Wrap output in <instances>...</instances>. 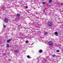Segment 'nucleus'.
Wrapping results in <instances>:
<instances>
[{"instance_id":"obj_18","label":"nucleus","mask_w":63,"mask_h":63,"mask_svg":"<svg viewBox=\"0 0 63 63\" xmlns=\"http://www.w3.org/2000/svg\"><path fill=\"white\" fill-rule=\"evenodd\" d=\"M3 26H4V28L5 27H6V26L5 25H4Z\"/></svg>"},{"instance_id":"obj_6","label":"nucleus","mask_w":63,"mask_h":63,"mask_svg":"<svg viewBox=\"0 0 63 63\" xmlns=\"http://www.w3.org/2000/svg\"><path fill=\"white\" fill-rule=\"evenodd\" d=\"M11 39L8 40L7 41V43H9L10 42V41H11Z\"/></svg>"},{"instance_id":"obj_7","label":"nucleus","mask_w":63,"mask_h":63,"mask_svg":"<svg viewBox=\"0 0 63 63\" xmlns=\"http://www.w3.org/2000/svg\"><path fill=\"white\" fill-rule=\"evenodd\" d=\"M44 35H47V34H48V32H45V33L44 34Z\"/></svg>"},{"instance_id":"obj_21","label":"nucleus","mask_w":63,"mask_h":63,"mask_svg":"<svg viewBox=\"0 0 63 63\" xmlns=\"http://www.w3.org/2000/svg\"><path fill=\"white\" fill-rule=\"evenodd\" d=\"M29 58H31V57H30Z\"/></svg>"},{"instance_id":"obj_16","label":"nucleus","mask_w":63,"mask_h":63,"mask_svg":"<svg viewBox=\"0 0 63 63\" xmlns=\"http://www.w3.org/2000/svg\"><path fill=\"white\" fill-rule=\"evenodd\" d=\"M26 43H28V41H26Z\"/></svg>"},{"instance_id":"obj_4","label":"nucleus","mask_w":63,"mask_h":63,"mask_svg":"<svg viewBox=\"0 0 63 63\" xmlns=\"http://www.w3.org/2000/svg\"><path fill=\"white\" fill-rule=\"evenodd\" d=\"M55 34L56 36H57L58 35V33H57V32H55Z\"/></svg>"},{"instance_id":"obj_8","label":"nucleus","mask_w":63,"mask_h":63,"mask_svg":"<svg viewBox=\"0 0 63 63\" xmlns=\"http://www.w3.org/2000/svg\"><path fill=\"white\" fill-rule=\"evenodd\" d=\"M39 52L40 53H41V52H43V50H39Z\"/></svg>"},{"instance_id":"obj_17","label":"nucleus","mask_w":63,"mask_h":63,"mask_svg":"<svg viewBox=\"0 0 63 63\" xmlns=\"http://www.w3.org/2000/svg\"><path fill=\"white\" fill-rule=\"evenodd\" d=\"M28 8V6H26V9H27Z\"/></svg>"},{"instance_id":"obj_1","label":"nucleus","mask_w":63,"mask_h":63,"mask_svg":"<svg viewBox=\"0 0 63 63\" xmlns=\"http://www.w3.org/2000/svg\"><path fill=\"white\" fill-rule=\"evenodd\" d=\"M48 43H49V45H50V46L51 45H53V42L51 41H49L48 42Z\"/></svg>"},{"instance_id":"obj_22","label":"nucleus","mask_w":63,"mask_h":63,"mask_svg":"<svg viewBox=\"0 0 63 63\" xmlns=\"http://www.w3.org/2000/svg\"><path fill=\"white\" fill-rule=\"evenodd\" d=\"M61 5H63V3H62L61 4Z\"/></svg>"},{"instance_id":"obj_13","label":"nucleus","mask_w":63,"mask_h":63,"mask_svg":"<svg viewBox=\"0 0 63 63\" xmlns=\"http://www.w3.org/2000/svg\"><path fill=\"white\" fill-rule=\"evenodd\" d=\"M52 56L53 57H54L55 56V55H52Z\"/></svg>"},{"instance_id":"obj_5","label":"nucleus","mask_w":63,"mask_h":63,"mask_svg":"<svg viewBox=\"0 0 63 63\" xmlns=\"http://www.w3.org/2000/svg\"><path fill=\"white\" fill-rule=\"evenodd\" d=\"M19 50L16 49L15 50V52H19Z\"/></svg>"},{"instance_id":"obj_20","label":"nucleus","mask_w":63,"mask_h":63,"mask_svg":"<svg viewBox=\"0 0 63 63\" xmlns=\"http://www.w3.org/2000/svg\"><path fill=\"white\" fill-rule=\"evenodd\" d=\"M6 53H4L3 54H4V55H6Z\"/></svg>"},{"instance_id":"obj_15","label":"nucleus","mask_w":63,"mask_h":63,"mask_svg":"<svg viewBox=\"0 0 63 63\" xmlns=\"http://www.w3.org/2000/svg\"><path fill=\"white\" fill-rule=\"evenodd\" d=\"M57 52H59V50H57L56 51Z\"/></svg>"},{"instance_id":"obj_3","label":"nucleus","mask_w":63,"mask_h":63,"mask_svg":"<svg viewBox=\"0 0 63 63\" xmlns=\"http://www.w3.org/2000/svg\"><path fill=\"white\" fill-rule=\"evenodd\" d=\"M4 21L5 23H7L9 21V20H8V19H7L5 18L4 19Z\"/></svg>"},{"instance_id":"obj_12","label":"nucleus","mask_w":63,"mask_h":63,"mask_svg":"<svg viewBox=\"0 0 63 63\" xmlns=\"http://www.w3.org/2000/svg\"><path fill=\"white\" fill-rule=\"evenodd\" d=\"M42 3L44 5H45V4H46V2H43Z\"/></svg>"},{"instance_id":"obj_19","label":"nucleus","mask_w":63,"mask_h":63,"mask_svg":"<svg viewBox=\"0 0 63 63\" xmlns=\"http://www.w3.org/2000/svg\"><path fill=\"white\" fill-rule=\"evenodd\" d=\"M46 12L45 10H44L43 11V13H45Z\"/></svg>"},{"instance_id":"obj_14","label":"nucleus","mask_w":63,"mask_h":63,"mask_svg":"<svg viewBox=\"0 0 63 63\" xmlns=\"http://www.w3.org/2000/svg\"><path fill=\"white\" fill-rule=\"evenodd\" d=\"M27 57L28 58H29V57H30V56H29V55H28L27 56Z\"/></svg>"},{"instance_id":"obj_9","label":"nucleus","mask_w":63,"mask_h":63,"mask_svg":"<svg viewBox=\"0 0 63 63\" xmlns=\"http://www.w3.org/2000/svg\"><path fill=\"white\" fill-rule=\"evenodd\" d=\"M10 47V45L9 44H7V46H6L7 47Z\"/></svg>"},{"instance_id":"obj_11","label":"nucleus","mask_w":63,"mask_h":63,"mask_svg":"<svg viewBox=\"0 0 63 63\" xmlns=\"http://www.w3.org/2000/svg\"><path fill=\"white\" fill-rule=\"evenodd\" d=\"M51 0H49V3H50L51 2Z\"/></svg>"},{"instance_id":"obj_2","label":"nucleus","mask_w":63,"mask_h":63,"mask_svg":"<svg viewBox=\"0 0 63 63\" xmlns=\"http://www.w3.org/2000/svg\"><path fill=\"white\" fill-rule=\"evenodd\" d=\"M49 26H51L52 25V23L51 22H49L48 24Z\"/></svg>"},{"instance_id":"obj_10","label":"nucleus","mask_w":63,"mask_h":63,"mask_svg":"<svg viewBox=\"0 0 63 63\" xmlns=\"http://www.w3.org/2000/svg\"><path fill=\"white\" fill-rule=\"evenodd\" d=\"M17 16L18 17L20 16V14H18L17 15Z\"/></svg>"}]
</instances>
